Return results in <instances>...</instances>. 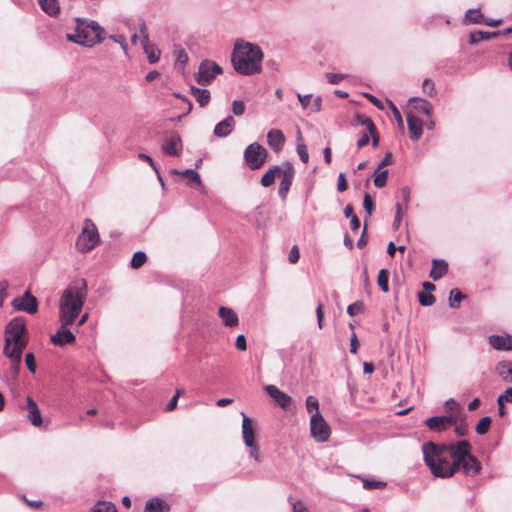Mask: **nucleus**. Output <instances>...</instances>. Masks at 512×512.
Wrapping results in <instances>:
<instances>
[{"label": "nucleus", "instance_id": "f257e3e1", "mask_svg": "<svg viewBox=\"0 0 512 512\" xmlns=\"http://www.w3.org/2000/svg\"><path fill=\"white\" fill-rule=\"evenodd\" d=\"M463 442L450 443L425 442L422 445L423 459L431 473L438 478H450L458 472V462L464 452L461 447Z\"/></svg>", "mask_w": 512, "mask_h": 512}, {"label": "nucleus", "instance_id": "f03ea898", "mask_svg": "<svg viewBox=\"0 0 512 512\" xmlns=\"http://www.w3.org/2000/svg\"><path fill=\"white\" fill-rule=\"evenodd\" d=\"M264 53L256 43L237 39L231 53L233 69L240 75L252 76L262 72Z\"/></svg>", "mask_w": 512, "mask_h": 512}, {"label": "nucleus", "instance_id": "7ed1b4c3", "mask_svg": "<svg viewBox=\"0 0 512 512\" xmlns=\"http://www.w3.org/2000/svg\"><path fill=\"white\" fill-rule=\"evenodd\" d=\"M88 294L84 278L74 280L62 293L59 303V318L64 324H73L79 316Z\"/></svg>", "mask_w": 512, "mask_h": 512}, {"label": "nucleus", "instance_id": "20e7f679", "mask_svg": "<svg viewBox=\"0 0 512 512\" xmlns=\"http://www.w3.org/2000/svg\"><path fill=\"white\" fill-rule=\"evenodd\" d=\"M75 23L74 31L66 34L68 41L91 48L105 39V29L97 21L77 17Z\"/></svg>", "mask_w": 512, "mask_h": 512}, {"label": "nucleus", "instance_id": "39448f33", "mask_svg": "<svg viewBox=\"0 0 512 512\" xmlns=\"http://www.w3.org/2000/svg\"><path fill=\"white\" fill-rule=\"evenodd\" d=\"M100 242L98 229L94 222L86 218L83 223V229L76 241V247L81 252H88L94 249Z\"/></svg>", "mask_w": 512, "mask_h": 512}, {"label": "nucleus", "instance_id": "423d86ee", "mask_svg": "<svg viewBox=\"0 0 512 512\" xmlns=\"http://www.w3.org/2000/svg\"><path fill=\"white\" fill-rule=\"evenodd\" d=\"M465 445L461 447L464 452L461 460L458 462V471L462 470L463 474L468 477H475L482 470L481 462L471 453L472 445L468 440H459Z\"/></svg>", "mask_w": 512, "mask_h": 512}, {"label": "nucleus", "instance_id": "0eeeda50", "mask_svg": "<svg viewBox=\"0 0 512 512\" xmlns=\"http://www.w3.org/2000/svg\"><path fill=\"white\" fill-rule=\"evenodd\" d=\"M268 156L267 150L258 142L251 143L244 150V161L251 170L260 169Z\"/></svg>", "mask_w": 512, "mask_h": 512}, {"label": "nucleus", "instance_id": "6e6552de", "mask_svg": "<svg viewBox=\"0 0 512 512\" xmlns=\"http://www.w3.org/2000/svg\"><path fill=\"white\" fill-rule=\"evenodd\" d=\"M221 73L222 68L216 62L203 60L199 65L196 81L201 86H207Z\"/></svg>", "mask_w": 512, "mask_h": 512}, {"label": "nucleus", "instance_id": "1a4fd4ad", "mask_svg": "<svg viewBox=\"0 0 512 512\" xmlns=\"http://www.w3.org/2000/svg\"><path fill=\"white\" fill-rule=\"evenodd\" d=\"M310 433L318 442H326L330 437V427L320 412L312 413L310 417Z\"/></svg>", "mask_w": 512, "mask_h": 512}, {"label": "nucleus", "instance_id": "9d476101", "mask_svg": "<svg viewBox=\"0 0 512 512\" xmlns=\"http://www.w3.org/2000/svg\"><path fill=\"white\" fill-rule=\"evenodd\" d=\"M162 151L170 157H179L183 151V142L180 134L176 131H169L168 137L163 140Z\"/></svg>", "mask_w": 512, "mask_h": 512}, {"label": "nucleus", "instance_id": "9b49d317", "mask_svg": "<svg viewBox=\"0 0 512 512\" xmlns=\"http://www.w3.org/2000/svg\"><path fill=\"white\" fill-rule=\"evenodd\" d=\"M457 423V416L454 414L448 415H437L427 418L424 424L432 432H443L446 431L453 424Z\"/></svg>", "mask_w": 512, "mask_h": 512}, {"label": "nucleus", "instance_id": "f8f14e48", "mask_svg": "<svg viewBox=\"0 0 512 512\" xmlns=\"http://www.w3.org/2000/svg\"><path fill=\"white\" fill-rule=\"evenodd\" d=\"M11 304L14 309L31 315L35 314L38 310L37 298L29 290H26L22 296L15 297Z\"/></svg>", "mask_w": 512, "mask_h": 512}, {"label": "nucleus", "instance_id": "ddd939ff", "mask_svg": "<svg viewBox=\"0 0 512 512\" xmlns=\"http://www.w3.org/2000/svg\"><path fill=\"white\" fill-rule=\"evenodd\" d=\"M280 175L282 176V179L278 187V196L282 200H285L295 177V169L293 164L289 161L283 162V169Z\"/></svg>", "mask_w": 512, "mask_h": 512}, {"label": "nucleus", "instance_id": "4468645a", "mask_svg": "<svg viewBox=\"0 0 512 512\" xmlns=\"http://www.w3.org/2000/svg\"><path fill=\"white\" fill-rule=\"evenodd\" d=\"M5 339L16 340L27 335L26 322L23 317L13 318L5 327Z\"/></svg>", "mask_w": 512, "mask_h": 512}, {"label": "nucleus", "instance_id": "2eb2a0df", "mask_svg": "<svg viewBox=\"0 0 512 512\" xmlns=\"http://www.w3.org/2000/svg\"><path fill=\"white\" fill-rule=\"evenodd\" d=\"M70 325L71 324H64V322H61L60 328L56 331L55 334L51 335L50 341L54 345L60 347H63L67 344H74L76 341V336L67 328Z\"/></svg>", "mask_w": 512, "mask_h": 512}, {"label": "nucleus", "instance_id": "dca6fc26", "mask_svg": "<svg viewBox=\"0 0 512 512\" xmlns=\"http://www.w3.org/2000/svg\"><path fill=\"white\" fill-rule=\"evenodd\" d=\"M265 391L269 395V397L282 409H287L292 402L291 397L281 391L275 385H266Z\"/></svg>", "mask_w": 512, "mask_h": 512}, {"label": "nucleus", "instance_id": "f3484780", "mask_svg": "<svg viewBox=\"0 0 512 512\" xmlns=\"http://www.w3.org/2000/svg\"><path fill=\"white\" fill-rule=\"evenodd\" d=\"M488 342L492 348L498 351L512 350V335L505 333L502 335L493 334L489 336Z\"/></svg>", "mask_w": 512, "mask_h": 512}, {"label": "nucleus", "instance_id": "a211bd4d", "mask_svg": "<svg viewBox=\"0 0 512 512\" xmlns=\"http://www.w3.org/2000/svg\"><path fill=\"white\" fill-rule=\"evenodd\" d=\"M22 408L27 410V418L33 426L40 427L42 425L43 420L40 409L38 408L37 403L30 396H27L26 405Z\"/></svg>", "mask_w": 512, "mask_h": 512}, {"label": "nucleus", "instance_id": "6ab92c4d", "mask_svg": "<svg viewBox=\"0 0 512 512\" xmlns=\"http://www.w3.org/2000/svg\"><path fill=\"white\" fill-rule=\"evenodd\" d=\"M407 126L410 139L414 142L418 141L423 134V121L412 113H408Z\"/></svg>", "mask_w": 512, "mask_h": 512}, {"label": "nucleus", "instance_id": "aec40b11", "mask_svg": "<svg viewBox=\"0 0 512 512\" xmlns=\"http://www.w3.org/2000/svg\"><path fill=\"white\" fill-rule=\"evenodd\" d=\"M235 119L229 115L222 121L218 122L213 130V134L218 138H225L229 136L235 128Z\"/></svg>", "mask_w": 512, "mask_h": 512}, {"label": "nucleus", "instance_id": "412c9836", "mask_svg": "<svg viewBox=\"0 0 512 512\" xmlns=\"http://www.w3.org/2000/svg\"><path fill=\"white\" fill-rule=\"evenodd\" d=\"M242 414V437L246 446H251L255 442V427L253 420L243 412Z\"/></svg>", "mask_w": 512, "mask_h": 512}, {"label": "nucleus", "instance_id": "4be33fe9", "mask_svg": "<svg viewBox=\"0 0 512 512\" xmlns=\"http://www.w3.org/2000/svg\"><path fill=\"white\" fill-rule=\"evenodd\" d=\"M285 140V135L280 129H271L267 133L268 145L275 153L283 149Z\"/></svg>", "mask_w": 512, "mask_h": 512}, {"label": "nucleus", "instance_id": "5701e85b", "mask_svg": "<svg viewBox=\"0 0 512 512\" xmlns=\"http://www.w3.org/2000/svg\"><path fill=\"white\" fill-rule=\"evenodd\" d=\"M495 373L507 384H512V361L502 360L495 366Z\"/></svg>", "mask_w": 512, "mask_h": 512}, {"label": "nucleus", "instance_id": "b1692460", "mask_svg": "<svg viewBox=\"0 0 512 512\" xmlns=\"http://www.w3.org/2000/svg\"><path fill=\"white\" fill-rule=\"evenodd\" d=\"M448 272V263L444 259H433L429 277L434 281L441 279Z\"/></svg>", "mask_w": 512, "mask_h": 512}, {"label": "nucleus", "instance_id": "393cba45", "mask_svg": "<svg viewBox=\"0 0 512 512\" xmlns=\"http://www.w3.org/2000/svg\"><path fill=\"white\" fill-rule=\"evenodd\" d=\"M170 509L168 502L159 497H153L146 502L144 512H169Z\"/></svg>", "mask_w": 512, "mask_h": 512}, {"label": "nucleus", "instance_id": "a878e982", "mask_svg": "<svg viewBox=\"0 0 512 512\" xmlns=\"http://www.w3.org/2000/svg\"><path fill=\"white\" fill-rule=\"evenodd\" d=\"M218 314L226 327H235L239 323L237 314L229 307H220Z\"/></svg>", "mask_w": 512, "mask_h": 512}, {"label": "nucleus", "instance_id": "bb28decb", "mask_svg": "<svg viewBox=\"0 0 512 512\" xmlns=\"http://www.w3.org/2000/svg\"><path fill=\"white\" fill-rule=\"evenodd\" d=\"M409 103L419 113L426 115L428 118L432 117V105L427 100L420 97H412L409 99Z\"/></svg>", "mask_w": 512, "mask_h": 512}, {"label": "nucleus", "instance_id": "cd10ccee", "mask_svg": "<svg viewBox=\"0 0 512 512\" xmlns=\"http://www.w3.org/2000/svg\"><path fill=\"white\" fill-rule=\"evenodd\" d=\"M500 36V31H482V30H475L470 32L469 34V43L471 45L478 44L479 42L483 40H490L492 38H496Z\"/></svg>", "mask_w": 512, "mask_h": 512}, {"label": "nucleus", "instance_id": "c85d7f7f", "mask_svg": "<svg viewBox=\"0 0 512 512\" xmlns=\"http://www.w3.org/2000/svg\"><path fill=\"white\" fill-rule=\"evenodd\" d=\"M283 164L282 165H273L271 166L261 177L260 183L263 187L271 186L276 176L282 173Z\"/></svg>", "mask_w": 512, "mask_h": 512}, {"label": "nucleus", "instance_id": "c756f323", "mask_svg": "<svg viewBox=\"0 0 512 512\" xmlns=\"http://www.w3.org/2000/svg\"><path fill=\"white\" fill-rule=\"evenodd\" d=\"M40 8L50 17H57L61 10L58 0H37Z\"/></svg>", "mask_w": 512, "mask_h": 512}, {"label": "nucleus", "instance_id": "7c9ffc66", "mask_svg": "<svg viewBox=\"0 0 512 512\" xmlns=\"http://www.w3.org/2000/svg\"><path fill=\"white\" fill-rule=\"evenodd\" d=\"M190 91L191 94L196 98V101L200 107H204L209 103L211 95L208 89L191 86Z\"/></svg>", "mask_w": 512, "mask_h": 512}, {"label": "nucleus", "instance_id": "2f4dec72", "mask_svg": "<svg viewBox=\"0 0 512 512\" xmlns=\"http://www.w3.org/2000/svg\"><path fill=\"white\" fill-rule=\"evenodd\" d=\"M484 15L479 8L468 9L465 13L464 21L468 24H481Z\"/></svg>", "mask_w": 512, "mask_h": 512}, {"label": "nucleus", "instance_id": "473e14b6", "mask_svg": "<svg viewBox=\"0 0 512 512\" xmlns=\"http://www.w3.org/2000/svg\"><path fill=\"white\" fill-rule=\"evenodd\" d=\"M388 170L387 169H381L380 167H377L376 170L373 173V182L375 187L377 188H383L387 184L388 179Z\"/></svg>", "mask_w": 512, "mask_h": 512}, {"label": "nucleus", "instance_id": "72a5a7b5", "mask_svg": "<svg viewBox=\"0 0 512 512\" xmlns=\"http://www.w3.org/2000/svg\"><path fill=\"white\" fill-rule=\"evenodd\" d=\"M466 297L467 295L462 293L459 289H452L449 294V306L453 309L458 308L460 302Z\"/></svg>", "mask_w": 512, "mask_h": 512}, {"label": "nucleus", "instance_id": "f704fd0d", "mask_svg": "<svg viewBox=\"0 0 512 512\" xmlns=\"http://www.w3.org/2000/svg\"><path fill=\"white\" fill-rule=\"evenodd\" d=\"M377 284L384 293L389 292V271L387 269H380L377 276Z\"/></svg>", "mask_w": 512, "mask_h": 512}, {"label": "nucleus", "instance_id": "c9c22d12", "mask_svg": "<svg viewBox=\"0 0 512 512\" xmlns=\"http://www.w3.org/2000/svg\"><path fill=\"white\" fill-rule=\"evenodd\" d=\"M12 343L10 340L5 339V344L3 348V353L6 357H8L10 360L14 359H22V353L18 351V349L14 346H11Z\"/></svg>", "mask_w": 512, "mask_h": 512}, {"label": "nucleus", "instance_id": "e433bc0d", "mask_svg": "<svg viewBox=\"0 0 512 512\" xmlns=\"http://www.w3.org/2000/svg\"><path fill=\"white\" fill-rule=\"evenodd\" d=\"M142 44H143V48L147 54L149 63L154 64V63L158 62L160 59V54H161L160 50L153 45L149 46L148 43L144 42Z\"/></svg>", "mask_w": 512, "mask_h": 512}, {"label": "nucleus", "instance_id": "4c0bfd02", "mask_svg": "<svg viewBox=\"0 0 512 512\" xmlns=\"http://www.w3.org/2000/svg\"><path fill=\"white\" fill-rule=\"evenodd\" d=\"M172 173L180 174L184 177L189 178L190 181L195 182L196 184H201L200 174L195 169H185L183 171H178L177 169H172Z\"/></svg>", "mask_w": 512, "mask_h": 512}, {"label": "nucleus", "instance_id": "58836bf2", "mask_svg": "<svg viewBox=\"0 0 512 512\" xmlns=\"http://www.w3.org/2000/svg\"><path fill=\"white\" fill-rule=\"evenodd\" d=\"M146 261H147L146 253L143 251H137L133 254V256L131 258L130 266L133 269H138V268L142 267L146 263Z\"/></svg>", "mask_w": 512, "mask_h": 512}, {"label": "nucleus", "instance_id": "ea45409f", "mask_svg": "<svg viewBox=\"0 0 512 512\" xmlns=\"http://www.w3.org/2000/svg\"><path fill=\"white\" fill-rule=\"evenodd\" d=\"M90 512H117L115 504L107 501L97 502Z\"/></svg>", "mask_w": 512, "mask_h": 512}, {"label": "nucleus", "instance_id": "a19ab883", "mask_svg": "<svg viewBox=\"0 0 512 512\" xmlns=\"http://www.w3.org/2000/svg\"><path fill=\"white\" fill-rule=\"evenodd\" d=\"M363 481V488L365 490L382 489L387 486V482L381 480L365 479L360 477Z\"/></svg>", "mask_w": 512, "mask_h": 512}, {"label": "nucleus", "instance_id": "79ce46f5", "mask_svg": "<svg viewBox=\"0 0 512 512\" xmlns=\"http://www.w3.org/2000/svg\"><path fill=\"white\" fill-rule=\"evenodd\" d=\"M175 55V65L178 68H184L186 63L188 62V55L183 48H176L174 51Z\"/></svg>", "mask_w": 512, "mask_h": 512}, {"label": "nucleus", "instance_id": "37998d69", "mask_svg": "<svg viewBox=\"0 0 512 512\" xmlns=\"http://www.w3.org/2000/svg\"><path fill=\"white\" fill-rule=\"evenodd\" d=\"M492 419L489 416L481 418L476 424L475 431L479 435H484L488 432Z\"/></svg>", "mask_w": 512, "mask_h": 512}, {"label": "nucleus", "instance_id": "c03bdc74", "mask_svg": "<svg viewBox=\"0 0 512 512\" xmlns=\"http://www.w3.org/2000/svg\"><path fill=\"white\" fill-rule=\"evenodd\" d=\"M417 296H418L419 303L424 307L431 306L436 301L434 295H432L431 293L424 292V291H419L417 293Z\"/></svg>", "mask_w": 512, "mask_h": 512}, {"label": "nucleus", "instance_id": "a18cd8bd", "mask_svg": "<svg viewBox=\"0 0 512 512\" xmlns=\"http://www.w3.org/2000/svg\"><path fill=\"white\" fill-rule=\"evenodd\" d=\"M354 120H355L356 124H359V125H362V126H366L368 132H372V131H374V128H376L375 124L373 123V121L369 117H365V116H363L361 114H357L355 116Z\"/></svg>", "mask_w": 512, "mask_h": 512}, {"label": "nucleus", "instance_id": "49530a36", "mask_svg": "<svg viewBox=\"0 0 512 512\" xmlns=\"http://www.w3.org/2000/svg\"><path fill=\"white\" fill-rule=\"evenodd\" d=\"M307 412L312 415V413L319 412V401L315 396H308L305 401Z\"/></svg>", "mask_w": 512, "mask_h": 512}, {"label": "nucleus", "instance_id": "de8ad7c7", "mask_svg": "<svg viewBox=\"0 0 512 512\" xmlns=\"http://www.w3.org/2000/svg\"><path fill=\"white\" fill-rule=\"evenodd\" d=\"M422 91L424 94L434 97L436 95L435 83L433 80L426 78L422 83Z\"/></svg>", "mask_w": 512, "mask_h": 512}, {"label": "nucleus", "instance_id": "09e8293b", "mask_svg": "<svg viewBox=\"0 0 512 512\" xmlns=\"http://www.w3.org/2000/svg\"><path fill=\"white\" fill-rule=\"evenodd\" d=\"M364 311V303L362 301H356L347 307V314L351 317L362 313Z\"/></svg>", "mask_w": 512, "mask_h": 512}, {"label": "nucleus", "instance_id": "8fccbe9b", "mask_svg": "<svg viewBox=\"0 0 512 512\" xmlns=\"http://www.w3.org/2000/svg\"><path fill=\"white\" fill-rule=\"evenodd\" d=\"M296 151H297V154H298L300 160L303 163H307L309 161L308 149H307V146L303 142L297 143Z\"/></svg>", "mask_w": 512, "mask_h": 512}, {"label": "nucleus", "instance_id": "3c124183", "mask_svg": "<svg viewBox=\"0 0 512 512\" xmlns=\"http://www.w3.org/2000/svg\"><path fill=\"white\" fill-rule=\"evenodd\" d=\"M363 207L367 213V216H371L373 213V210L375 208V204H374L373 199L371 198V196L368 193L364 194Z\"/></svg>", "mask_w": 512, "mask_h": 512}, {"label": "nucleus", "instance_id": "603ef678", "mask_svg": "<svg viewBox=\"0 0 512 512\" xmlns=\"http://www.w3.org/2000/svg\"><path fill=\"white\" fill-rule=\"evenodd\" d=\"M22 359L10 360V374L13 380L18 378Z\"/></svg>", "mask_w": 512, "mask_h": 512}, {"label": "nucleus", "instance_id": "864d4df0", "mask_svg": "<svg viewBox=\"0 0 512 512\" xmlns=\"http://www.w3.org/2000/svg\"><path fill=\"white\" fill-rule=\"evenodd\" d=\"M455 425V428H454V432L457 436L459 437H464L468 434L469 430H468V424L462 420L460 422L457 421Z\"/></svg>", "mask_w": 512, "mask_h": 512}, {"label": "nucleus", "instance_id": "5fc2aeb1", "mask_svg": "<svg viewBox=\"0 0 512 512\" xmlns=\"http://www.w3.org/2000/svg\"><path fill=\"white\" fill-rule=\"evenodd\" d=\"M325 77H326L327 81L330 84L335 85V84H339L342 80L347 78V75L346 74H340V73L328 72V73L325 74Z\"/></svg>", "mask_w": 512, "mask_h": 512}, {"label": "nucleus", "instance_id": "6e6d98bb", "mask_svg": "<svg viewBox=\"0 0 512 512\" xmlns=\"http://www.w3.org/2000/svg\"><path fill=\"white\" fill-rule=\"evenodd\" d=\"M25 364H26L27 369L31 373H35L36 372V368H37L36 359H35V356H34V354L32 352H28L25 355Z\"/></svg>", "mask_w": 512, "mask_h": 512}, {"label": "nucleus", "instance_id": "4d7b16f0", "mask_svg": "<svg viewBox=\"0 0 512 512\" xmlns=\"http://www.w3.org/2000/svg\"><path fill=\"white\" fill-rule=\"evenodd\" d=\"M399 193H400V196L402 198L404 208L407 209L408 205H409V202H410V197H411V189H410V187H408V186L402 187L399 190Z\"/></svg>", "mask_w": 512, "mask_h": 512}, {"label": "nucleus", "instance_id": "13d9d810", "mask_svg": "<svg viewBox=\"0 0 512 512\" xmlns=\"http://www.w3.org/2000/svg\"><path fill=\"white\" fill-rule=\"evenodd\" d=\"M232 112L236 116H241L245 112V104L242 100H234L232 103Z\"/></svg>", "mask_w": 512, "mask_h": 512}, {"label": "nucleus", "instance_id": "bf43d9fd", "mask_svg": "<svg viewBox=\"0 0 512 512\" xmlns=\"http://www.w3.org/2000/svg\"><path fill=\"white\" fill-rule=\"evenodd\" d=\"M387 103H388L389 108L391 109L393 116H394L395 120L397 121L398 125L403 126V118H402L400 111L396 107V105L389 99H387Z\"/></svg>", "mask_w": 512, "mask_h": 512}, {"label": "nucleus", "instance_id": "052dcab7", "mask_svg": "<svg viewBox=\"0 0 512 512\" xmlns=\"http://www.w3.org/2000/svg\"><path fill=\"white\" fill-rule=\"evenodd\" d=\"M182 392H183V390H181V389L176 390V394L170 399V401L166 405V411H172L176 408L178 398Z\"/></svg>", "mask_w": 512, "mask_h": 512}, {"label": "nucleus", "instance_id": "680f3d73", "mask_svg": "<svg viewBox=\"0 0 512 512\" xmlns=\"http://www.w3.org/2000/svg\"><path fill=\"white\" fill-rule=\"evenodd\" d=\"M300 258V252L297 245H293L288 256V260L290 263L295 264L298 262Z\"/></svg>", "mask_w": 512, "mask_h": 512}, {"label": "nucleus", "instance_id": "e2e57ef3", "mask_svg": "<svg viewBox=\"0 0 512 512\" xmlns=\"http://www.w3.org/2000/svg\"><path fill=\"white\" fill-rule=\"evenodd\" d=\"M348 188V184L345 178V174L343 172L339 173L338 179H337V190L339 192H344Z\"/></svg>", "mask_w": 512, "mask_h": 512}, {"label": "nucleus", "instance_id": "0e129e2a", "mask_svg": "<svg viewBox=\"0 0 512 512\" xmlns=\"http://www.w3.org/2000/svg\"><path fill=\"white\" fill-rule=\"evenodd\" d=\"M506 402V398H504V394H500L497 398V405H498V414L503 417L506 415V407L504 403Z\"/></svg>", "mask_w": 512, "mask_h": 512}, {"label": "nucleus", "instance_id": "69168bd1", "mask_svg": "<svg viewBox=\"0 0 512 512\" xmlns=\"http://www.w3.org/2000/svg\"><path fill=\"white\" fill-rule=\"evenodd\" d=\"M235 346L240 351H245L247 349L246 338L243 334H240L236 337Z\"/></svg>", "mask_w": 512, "mask_h": 512}, {"label": "nucleus", "instance_id": "338daca9", "mask_svg": "<svg viewBox=\"0 0 512 512\" xmlns=\"http://www.w3.org/2000/svg\"><path fill=\"white\" fill-rule=\"evenodd\" d=\"M297 98H298L302 108L307 109L309 106L310 100L312 98V94L302 95L300 93H297Z\"/></svg>", "mask_w": 512, "mask_h": 512}, {"label": "nucleus", "instance_id": "774afa93", "mask_svg": "<svg viewBox=\"0 0 512 512\" xmlns=\"http://www.w3.org/2000/svg\"><path fill=\"white\" fill-rule=\"evenodd\" d=\"M293 512H309L308 508L304 505L301 500L292 502Z\"/></svg>", "mask_w": 512, "mask_h": 512}]
</instances>
